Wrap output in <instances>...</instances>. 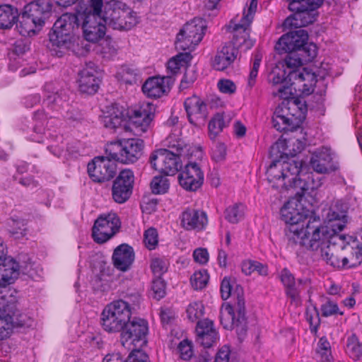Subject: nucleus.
<instances>
[{
    "mask_svg": "<svg viewBox=\"0 0 362 362\" xmlns=\"http://www.w3.org/2000/svg\"><path fill=\"white\" fill-rule=\"evenodd\" d=\"M297 149H293L294 153H289L295 156L303 149V144L298 140ZM287 144L285 141H277L270 149V156L272 162L267 168L266 175L268 182L271 187L276 189L289 190L294 187L296 179L300 168L303 167V162L298 158L284 160L287 158L288 153L286 151Z\"/></svg>",
    "mask_w": 362,
    "mask_h": 362,
    "instance_id": "1",
    "label": "nucleus"
},
{
    "mask_svg": "<svg viewBox=\"0 0 362 362\" xmlns=\"http://www.w3.org/2000/svg\"><path fill=\"white\" fill-rule=\"evenodd\" d=\"M81 25L80 16L76 13L62 14L54 23L49 34L47 45L52 55L62 57L68 52L77 56H84L90 50V45L81 42L74 34Z\"/></svg>",
    "mask_w": 362,
    "mask_h": 362,
    "instance_id": "2",
    "label": "nucleus"
},
{
    "mask_svg": "<svg viewBox=\"0 0 362 362\" xmlns=\"http://www.w3.org/2000/svg\"><path fill=\"white\" fill-rule=\"evenodd\" d=\"M107 108V112L102 118L105 128L115 130L123 126L126 132H131L136 136H141L148 130L156 111L153 104L144 103L138 108L128 110L126 122L123 107L113 103Z\"/></svg>",
    "mask_w": 362,
    "mask_h": 362,
    "instance_id": "3",
    "label": "nucleus"
},
{
    "mask_svg": "<svg viewBox=\"0 0 362 362\" xmlns=\"http://www.w3.org/2000/svg\"><path fill=\"white\" fill-rule=\"evenodd\" d=\"M324 226L321 225L320 219L317 216H308V219L298 226L296 233H286L288 244H299L307 249L317 251L320 241L327 238L323 231Z\"/></svg>",
    "mask_w": 362,
    "mask_h": 362,
    "instance_id": "4",
    "label": "nucleus"
},
{
    "mask_svg": "<svg viewBox=\"0 0 362 362\" xmlns=\"http://www.w3.org/2000/svg\"><path fill=\"white\" fill-rule=\"evenodd\" d=\"M101 14L105 26L114 30H128L139 23L136 13L127 4L119 1L107 2Z\"/></svg>",
    "mask_w": 362,
    "mask_h": 362,
    "instance_id": "5",
    "label": "nucleus"
},
{
    "mask_svg": "<svg viewBox=\"0 0 362 362\" xmlns=\"http://www.w3.org/2000/svg\"><path fill=\"white\" fill-rule=\"evenodd\" d=\"M129 303L124 300H115L107 305L101 313L100 324L109 333L122 332L131 317Z\"/></svg>",
    "mask_w": 362,
    "mask_h": 362,
    "instance_id": "6",
    "label": "nucleus"
},
{
    "mask_svg": "<svg viewBox=\"0 0 362 362\" xmlns=\"http://www.w3.org/2000/svg\"><path fill=\"white\" fill-rule=\"evenodd\" d=\"M323 3V0H293L288 4V9L293 14L288 16L284 25L288 28H299L313 23L316 20L315 10Z\"/></svg>",
    "mask_w": 362,
    "mask_h": 362,
    "instance_id": "7",
    "label": "nucleus"
},
{
    "mask_svg": "<svg viewBox=\"0 0 362 362\" xmlns=\"http://www.w3.org/2000/svg\"><path fill=\"white\" fill-rule=\"evenodd\" d=\"M148 323L146 320L139 317H133L126 323L120 334L122 345L132 351L130 355L141 352L139 349L147 343Z\"/></svg>",
    "mask_w": 362,
    "mask_h": 362,
    "instance_id": "8",
    "label": "nucleus"
},
{
    "mask_svg": "<svg viewBox=\"0 0 362 362\" xmlns=\"http://www.w3.org/2000/svg\"><path fill=\"white\" fill-rule=\"evenodd\" d=\"M17 298L9 291L0 293V340L9 337L13 327L22 326L16 315Z\"/></svg>",
    "mask_w": 362,
    "mask_h": 362,
    "instance_id": "9",
    "label": "nucleus"
},
{
    "mask_svg": "<svg viewBox=\"0 0 362 362\" xmlns=\"http://www.w3.org/2000/svg\"><path fill=\"white\" fill-rule=\"evenodd\" d=\"M144 141L139 139H127L111 143L106 148L110 156L122 163H135L141 156Z\"/></svg>",
    "mask_w": 362,
    "mask_h": 362,
    "instance_id": "10",
    "label": "nucleus"
},
{
    "mask_svg": "<svg viewBox=\"0 0 362 362\" xmlns=\"http://www.w3.org/2000/svg\"><path fill=\"white\" fill-rule=\"evenodd\" d=\"M206 28V22L202 18H194L187 23L177 35L176 48L182 51L192 50L202 41Z\"/></svg>",
    "mask_w": 362,
    "mask_h": 362,
    "instance_id": "11",
    "label": "nucleus"
},
{
    "mask_svg": "<svg viewBox=\"0 0 362 362\" xmlns=\"http://www.w3.org/2000/svg\"><path fill=\"white\" fill-rule=\"evenodd\" d=\"M120 225V220L115 213L100 214L92 228L94 241L99 244L107 242L118 232Z\"/></svg>",
    "mask_w": 362,
    "mask_h": 362,
    "instance_id": "12",
    "label": "nucleus"
},
{
    "mask_svg": "<svg viewBox=\"0 0 362 362\" xmlns=\"http://www.w3.org/2000/svg\"><path fill=\"white\" fill-rule=\"evenodd\" d=\"M106 157L98 156L88 164L87 170L90 178L94 182L102 183L112 179L117 173L116 160L106 153Z\"/></svg>",
    "mask_w": 362,
    "mask_h": 362,
    "instance_id": "13",
    "label": "nucleus"
},
{
    "mask_svg": "<svg viewBox=\"0 0 362 362\" xmlns=\"http://www.w3.org/2000/svg\"><path fill=\"white\" fill-rule=\"evenodd\" d=\"M308 211H305L297 199L288 200L281 209V218L288 224L286 233H296L298 226L308 219Z\"/></svg>",
    "mask_w": 362,
    "mask_h": 362,
    "instance_id": "14",
    "label": "nucleus"
},
{
    "mask_svg": "<svg viewBox=\"0 0 362 362\" xmlns=\"http://www.w3.org/2000/svg\"><path fill=\"white\" fill-rule=\"evenodd\" d=\"M308 33L303 29L292 30L283 35L275 45L279 54L287 52H298V49H307L308 45H315L308 42Z\"/></svg>",
    "mask_w": 362,
    "mask_h": 362,
    "instance_id": "15",
    "label": "nucleus"
},
{
    "mask_svg": "<svg viewBox=\"0 0 362 362\" xmlns=\"http://www.w3.org/2000/svg\"><path fill=\"white\" fill-rule=\"evenodd\" d=\"M134 182V173L130 170H122L114 180L112 187V196L119 204L127 202L130 197Z\"/></svg>",
    "mask_w": 362,
    "mask_h": 362,
    "instance_id": "16",
    "label": "nucleus"
},
{
    "mask_svg": "<svg viewBox=\"0 0 362 362\" xmlns=\"http://www.w3.org/2000/svg\"><path fill=\"white\" fill-rule=\"evenodd\" d=\"M79 16L83 36L86 41L97 42L105 36L106 26L101 18V14Z\"/></svg>",
    "mask_w": 362,
    "mask_h": 362,
    "instance_id": "17",
    "label": "nucleus"
},
{
    "mask_svg": "<svg viewBox=\"0 0 362 362\" xmlns=\"http://www.w3.org/2000/svg\"><path fill=\"white\" fill-rule=\"evenodd\" d=\"M178 180L182 188L195 192L203 185L204 173L196 163H189L179 174Z\"/></svg>",
    "mask_w": 362,
    "mask_h": 362,
    "instance_id": "18",
    "label": "nucleus"
},
{
    "mask_svg": "<svg viewBox=\"0 0 362 362\" xmlns=\"http://www.w3.org/2000/svg\"><path fill=\"white\" fill-rule=\"evenodd\" d=\"M189 122L196 126L203 125L208 117L207 105L199 97L187 98L184 103Z\"/></svg>",
    "mask_w": 362,
    "mask_h": 362,
    "instance_id": "19",
    "label": "nucleus"
},
{
    "mask_svg": "<svg viewBox=\"0 0 362 362\" xmlns=\"http://www.w3.org/2000/svg\"><path fill=\"white\" fill-rule=\"evenodd\" d=\"M322 178L321 176L315 175L313 173L303 172L302 167L300 168L294 184L295 195L301 198L306 192L318 189L322 184Z\"/></svg>",
    "mask_w": 362,
    "mask_h": 362,
    "instance_id": "20",
    "label": "nucleus"
},
{
    "mask_svg": "<svg viewBox=\"0 0 362 362\" xmlns=\"http://www.w3.org/2000/svg\"><path fill=\"white\" fill-rule=\"evenodd\" d=\"M24 9L42 28L52 15V3L51 0H35L25 6Z\"/></svg>",
    "mask_w": 362,
    "mask_h": 362,
    "instance_id": "21",
    "label": "nucleus"
},
{
    "mask_svg": "<svg viewBox=\"0 0 362 362\" xmlns=\"http://www.w3.org/2000/svg\"><path fill=\"white\" fill-rule=\"evenodd\" d=\"M134 258L133 247L126 243L117 246L114 250L112 257L114 267L122 272H127L131 269Z\"/></svg>",
    "mask_w": 362,
    "mask_h": 362,
    "instance_id": "22",
    "label": "nucleus"
},
{
    "mask_svg": "<svg viewBox=\"0 0 362 362\" xmlns=\"http://www.w3.org/2000/svg\"><path fill=\"white\" fill-rule=\"evenodd\" d=\"M332 238L322 240L319 245L320 254L322 258L329 264L334 267H340V259L338 253L344 247V243H334Z\"/></svg>",
    "mask_w": 362,
    "mask_h": 362,
    "instance_id": "23",
    "label": "nucleus"
},
{
    "mask_svg": "<svg viewBox=\"0 0 362 362\" xmlns=\"http://www.w3.org/2000/svg\"><path fill=\"white\" fill-rule=\"evenodd\" d=\"M208 220L205 212L194 209H187L181 216V226L187 230H203Z\"/></svg>",
    "mask_w": 362,
    "mask_h": 362,
    "instance_id": "24",
    "label": "nucleus"
},
{
    "mask_svg": "<svg viewBox=\"0 0 362 362\" xmlns=\"http://www.w3.org/2000/svg\"><path fill=\"white\" fill-rule=\"evenodd\" d=\"M279 107L283 113H286L299 124L305 119L308 111L306 101L303 97L288 99Z\"/></svg>",
    "mask_w": 362,
    "mask_h": 362,
    "instance_id": "25",
    "label": "nucleus"
},
{
    "mask_svg": "<svg viewBox=\"0 0 362 362\" xmlns=\"http://www.w3.org/2000/svg\"><path fill=\"white\" fill-rule=\"evenodd\" d=\"M281 280L286 287V293L291 299V303L294 304L296 306L301 305V298L300 296V286L303 283L306 281L303 279H298L296 282L294 276L289 271L284 269L281 272Z\"/></svg>",
    "mask_w": 362,
    "mask_h": 362,
    "instance_id": "26",
    "label": "nucleus"
},
{
    "mask_svg": "<svg viewBox=\"0 0 362 362\" xmlns=\"http://www.w3.org/2000/svg\"><path fill=\"white\" fill-rule=\"evenodd\" d=\"M289 81L296 82V86L303 94L310 95L314 90V86L317 82L316 76L314 73L303 69L293 70L288 73Z\"/></svg>",
    "mask_w": 362,
    "mask_h": 362,
    "instance_id": "27",
    "label": "nucleus"
},
{
    "mask_svg": "<svg viewBox=\"0 0 362 362\" xmlns=\"http://www.w3.org/2000/svg\"><path fill=\"white\" fill-rule=\"evenodd\" d=\"M197 341L205 348H209L216 341L218 333L211 320L205 319L199 321L196 327Z\"/></svg>",
    "mask_w": 362,
    "mask_h": 362,
    "instance_id": "28",
    "label": "nucleus"
},
{
    "mask_svg": "<svg viewBox=\"0 0 362 362\" xmlns=\"http://www.w3.org/2000/svg\"><path fill=\"white\" fill-rule=\"evenodd\" d=\"M284 59L288 68H296L303 64L312 62L317 56L316 45H308L307 49H298V52H287Z\"/></svg>",
    "mask_w": 362,
    "mask_h": 362,
    "instance_id": "29",
    "label": "nucleus"
},
{
    "mask_svg": "<svg viewBox=\"0 0 362 362\" xmlns=\"http://www.w3.org/2000/svg\"><path fill=\"white\" fill-rule=\"evenodd\" d=\"M233 295L235 296V308L238 315L236 323L234 325L233 328L236 329L239 339H241L247 332L245 306L243 288L238 286Z\"/></svg>",
    "mask_w": 362,
    "mask_h": 362,
    "instance_id": "30",
    "label": "nucleus"
},
{
    "mask_svg": "<svg viewBox=\"0 0 362 362\" xmlns=\"http://www.w3.org/2000/svg\"><path fill=\"white\" fill-rule=\"evenodd\" d=\"M238 51L230 43L226 44L218 50L213 60V67L223 71L229 67L237 57Z\"/></svg>",
    "mask_w": 362,
    "mask_h": 362,
    "instance_id": "31",
    "label": "nucleus"
},
{
    "mask_svg": "<svg viewBox=\"0 0 362 362\" xmlns=\"http://www.w3.org/2000/svg\"><path fill=\"white\" fill-rule=\"evenodd\" d=\"M95 73V70L89 67L79 71L78 83L79 90L81 93L92 95L98 91L100 80Z\"/></svg>",
    "mask_w": 362,
    "mask_h": 362,
    "instance_id": "32",
    "label": "nucleus"
},
{
    "mask_svg": "<svg viewBox=\"0 0 362 362\" xmlns=\"http://www.w3.org/2000/svg\"><path fill=\"white\" fill-rule=\"evenodd\" d=\"M310 164L314 171L319 174H328L335 170L332 158L327 149L313 155Z\"/></svg>",
    "mask_w": 362,
    "mask_h": 362,
    "instance_id": "33",
    "label": "nucleus"
},
{
    "mask_svg": "<svg viewBox=\"0 0 362 362\" xmlns=\"http://www.w3.org/2000/svg\"><path fill=\"white\" fill-rule=\"evenodd\" d=\"M169 79V77L149 78L142 86V90L149 98H160L169 90V87L165 85Z\"/></svg>",
    "mask_w": 362,
    "mask_h": 362,
    "instance_id": "34",
    "label": "nucleus"
},
{
    "mask_svg": "<svg viewBox=\"0 0 362 362\" xmlns=\"http://www.w3.org/2000/svg\"><path fill=\"white\" fill-rule=\"evenodd\" d=\"M18 274V265L13 259L5 257L0 262V286H6L13 284Z\"/></svg>",
    "mask_w": 362,
    "mask_h": 362,
    "instance_id": "35",
    "label": "nucleus"
},
{
    "mask_svg": "<svg viewBox=\"0 0 362 362\" xmlns=\"http://www.w3.org/2000/svg\"><path fill=\"white\" fill-rule=\"evenodd\" d=\"M45 99L44 103L54 110H59L68 100L64 90H57L52 83H47L45 86Z\"/></svg>",
    "mask_w": 362,
    "mask_h": 362,
    "instance_id": "36",
    "label": "nucleus"
},
{
    "mask_svg": "<svg viewBox=\"0 0 362 362\" xmlns=\"http://www.w3.org/2000/svg\"><path fill=\"white\" fill-rule=\"evenodd\" d=\"M18 32L24 37L36 35L42 28L24 9L16 23Z\"/></svg>",
    "mask_w": 362,
    "mask_h": 362,
    "instance_id": "37",
    "label": "nucleus"
},
{
    "mask_svg": "<svg viewBox=\"0 0 362 362\" xmlns=\"http://www.w3.org/2000/svg\"><path fill=\"white\" fill-rule=\"evenodd\" d=\"M241 23L235 24L233 28V37L230 43L235 47L245 46L246 48H250L252 43L250 38L249 30L247 27L250 24H247L246 21H242Z\"/></svg>",
    "mask_w": 362,
    "mask_h": 362,
    "instance_id": "38",
    "label": "nucleus"
},
{
    "mask_svg": "<svg viewBox=\"0 0 362 362\" xmlns=\"http://www.w3.org/2000/svg\"><path fill=\"white\" fill-rule=\"evenodd\" d=\"M346 223L347 220L345 219L327 220L326 225L324 226V231L327 238H332L334 241V243L343 245L345 238L343 235L339 234V233L344 230Z\"/></svg>",
    "mask_w": 362,
    "mask_h": 362,
    "instance_id": "39",
    "label": "nucleus"
},
{
    "mask_svg": "<svg viewBox=\"0 0 362 362\" xmlns=\"http://www.w3.org/2000/svg\"><path fill=\"white\" fill-rule=\"evenodd\" d=\"M18 17L17 8L9 4L0 5V29H11L17 22Z\"/></svg>",
    "mask_w": 362,
    "mask_h": 362,
    "instance_id": "40",
    "label": "nucleus"
},
{
    "mask_svg": "<svg viewBox=\"0 0 362 362\" xmlns=\"http://www.w3.org/2000/svg\"><path fill=\"white\" fill-rule=\"evenodd\" d=\"M76 13L79 16L100 15L103 0H77Z\"/></svg>",
    "mask_w": 362,
    "mask_h": 362,
    "instance_id": "41",
    "label": "nucleus"
},
{
    "mask_svg": "<svg viewBox=\"0 0 362 362\" xmlns=\"http://www.w3.org/2000/svg\"><path fill=\"white\" fill-rule=\"evenodd\" d=\"M180 153H176L166 149L165 154V163H163V174L165 175H172L178 171L181 168L180 163Z\"/></svg>",
    "mask_w": 362,
    "mask_h": 362,
    "instance_id": "42",
    "label": "nucleus"
},
{
    "mask_svg": "<svg viewBox=\"0 0 362 362\" xmlns=\"http://www.w3.org/2000/svg\"><path fill=\"white\" fill-rule=\"evenodd\" d=\"M237 317L235 303L233 305H226L221 310L220 321L223 327L226 329L233 328L234 325L236 323Z\"/></svg>",
    "mask_w": 362,
    "mask_h": 362,
    "instance_id": "43",
    "label": "nucleus"
},
{
    "mask_svg": "<svg viewBox=\"0 0 362 362\" xmlns=\"http://www.w3.org/2000/svg\"><path fill=\"white\" fill-rule=\"evenodd\" d=\"M119 81L127 84L136 83L140 79V71L129 66H123L117 74Z\"/></svg>",
    "mask_w": 362,
    "mask_h": 362,
    "instance_id": "44",
    "label": "nucleus"
},
{
    "mask_svg": "<svg viewBox=\"0 0 362 362\" xmlns=\"http://www.w3.org/2000/svg\"><path fill=\"white\" fill-rule=\"evenodd\" d=\"M245 206L241 203H236L226 209L225 218L231 223H237L245 215Z\"/></svg>",
    "mask_w": 362,
    "mask_h": 362,
    "instance_id": "45",
    "label": "nucleus"
},
{
    "mask_svg": "<svg viewBox=\"0 0 362 362\" xmlns=\"http://www.w3.org/2000/svg\"><path fill=\"white\" fill-rule=\"evenodd\" d=\"M346 351L354 360H359L362 356V344L356 334H352L348 337Z\"/></svg>",
    "mask_w": 362,
    "mask_h": 362,
    "instance_id": "46",
    "label": "nucleus"
},
{
    "mask_svg": "<svg viewBox=\"0 0 362 362\" xmlns=\"http://www.w3.org/2000/svg\"><path fill=\"white\" fill-rule=\"evenodd\" d=\"M347 205L341 201H337L332 204L327 214L326 218L330 221L338 219L347 220Z\"/></svg>",
    "mask_w": 362,
    "mask_h": 362,
    "instance_id": "47",
    "label": "nucleus"
},
{
    "mask_svg": "<svg viewBox=\"0 0 362 362\" xmlns=\"http://www.w3.org/2000/svg\"><path fill=\"white\" fill-rule=\"evenodd\" d=\"M226 127L222 114H216L209 123V134L211 139H214Z\"/></svg>",
    "mask_w": 362,
    "mask_h": 362,
    "instance_id": "48",
    "label": "nucleus"
},
{
    "mask_svg": "<svg viewBox=\"0 0 362 362\" xmlns=\"http://www.w3.org/2000/svg\"><path fill=\"white\" fill-rule=\"evenodd\" d=\"M165 148H160L152 152L149 157V163L152 168L160 172L161 173H163L164 165H163V163H165Z\"/></svg>",
    "mask_w": 362,
    "mask_h": 362,
    "instance_id": "49",
    "label": "nucleus"
},
{
    "mask_svg": "<svg viewBox=\"0 0 362 362\" xmlns=\"http://www.w3.org/2000/svg\"><path fill=\"white\" fill-rule=\"evenodd\" d=\"M169 180L164 176H155L151 182L152 192L156 194H164L169 188Z\"/></svg>",
    "mask_w": 362,
    "mask_h": 362,
    "instance_id": "50",
    "label": "nucleus"
},
{
    "mask_svg": "<svg viewBox=\"0 0 362 362\" xmlns=\"http://www.w3.org/2000/svg\"><path fill=\"white\" fill-rule=\"evenodd\" d=\"M209 279V276L206 270L195 272L190 279L192 286L195 290H201L206 286Z\"/></svg>",
    "mask_w": 362,
    "mask_h": 362,
    "instance_id": "51",
    "label": "nucleus"
},
{
    "mask_svg": "<svg viewBox=\"0 0 362 362\" xmlns=\"http://www.w3.org/2000/svg\"><path fill=\"white\" fill-rule=\"evenodd\" d=\"M317 352L320 354L322 362H333L329 342L324 337L320 339Z\"/></svg>",
    "mask_w": 362,
    "mask_h": 362,
    "instance_id": "52",
    "label": "nucleus"
},
{
    "mask_svg": "<svg viewBox=\"0 0 362 362\" xmlns=\"http://www.w3.org/2000/svg\"><path fill=\"white\" fill-rule=\"evenodd\" d=\"M291 81H287L286 83H282L279 86H274L275 90L273 94L275 96H278L281 98L286 99L292 94L293 86H296V82H291Z\"/></svg>",
    "mask_w": 362,
    "mask_h": 362,
    "instance_id": "53",
    "label": "nucleus"
},
{
    "mask_svg": "<svg viewBox=\"0 0 362 362\" xmlns=\"http://www.w3.org/2000/svg\"><path fill=\"white\" fill-rule=\"evenodd\" d=\"M187 314L188 318L192 322L200 318L204 314L203 305L197 302L189 304L187 309Z\"/></svg>",
    "mask_w": 362,
    "mask_h": 362,
    "instance_id": "54",
    "label": "nucleus"
},
{
    "mask_svg": "<svg viewBox=\"0 0 362 362\" xmlns=\"http://www.w3.org/2000/svg\"><path fill=\"white\" fill-rule=\"evenodd\" d=\"M158 233L155 228L146 230L144 235V243L149 250H153L158 245Z\"/></svg>",
    "mask_w": 362,
    "mask_h": 362,
    "instance_id": "55",
    "label": "nucleus"
},
{
    "mask_svg": "<svg viewBox=\"0 0 362 362\" xmlns=\"http://www.w3.org/2000/svg\"><path fill=\"white\" fill-rule=\"evenodd\" d=\"M262 56L261 53L257 52L255 54L254 62H253L252 66L250 70L249 78H248V85L250 87H252L255 83V81H256V78L257 76V74H258L259 69L260 66V62L262 61Z\"/></svg>",
    "mask_w": 362,
    "mask_h": 362,
    "instance_id": "56",
    "label": "nucleus"
},
{
    "mask_svg": "<svg viewBox=\"0 0 362 362\" xmlns=\"http://www.w3.org/2000/svg\"><path fill=\"white\" fill-rule=\"evenodd\" d=\"M152 291L154 298L159 300L165 295V283L160 277L155 279L152 282Z\"/></svg>",
    "mask_w": 362,
    "mask_h": 362,
    "instance_id": "57",
    "label": "nucleus"
},
{
    "mask_svg": "<svg viewBox=\"0 0 362 362\" xmlns=\"http://www.w3.org/2000/svg\"><path fill=\"white\" fill-rule=\"evenodd\" d=\"M151 268L153 274L158 277H160V276L168 270V266L165 261L160 258L153 259L151 264Z\"/></svg>",
    "mask_w": 362,
    "mask_h": 362,
    "instance_id": "58",
    "label": "nucleus"
},
{
    "mask_svg": "<svg viewBox=\"0 0 362 362\" xmlns=\"http://www.w3.org/2000/svg\"><path fill=\"white\" fill-rule=\"evenodd\" d=\"M12 230L11 231L15 238L19 239L23 238L26 234V228L25 226L24 221H18L15 219H12Z\"/></svg>",
    "mask_w": 362,
    "mask_h": 362,
    "instance_id": "59",
    "label": "nucleus"
},
{
    "mask_svg": "<svg viewBox=\"0 0 362 362\" xmlns=\"http://www.w3.org/2000/svg\"><path fill=\"white\" fill-rule=\"evenodd\" d=\"M197 78V74L193 68H187L183 78L180 83V88L185 89L193 83Z\"/></svg>",
    "mask_w": 362,
    "mask_h": 362,
    "instance_id": "60",
    "label": "nucleus"
},
{
    "mask_svg": "<svg viewBox=\"0 0 362 362\" xmlns=\"http://www.w3.org/2000/svg\"><path fill=\"white\" fill-rule=\"evenodd\" d=\"M178 349L180 353V357L183 360H189L192 356V347L190 342L187 340H183L180 342Z\"/></svg>",
    "mask_w": 362,
    "mask_h": 362,
    "instance_id": "61",
    "label": "nucleus"
},
{
    "mask_svg": "<svg viewBox=\"0 0 362 362\" xmlns=\"http://www.w3.org/2000/svg\"><path fill=\"white\" fill-rule=\"evenodd\" d=\"M219 90L226 94H233L236 90L235 84L229 79H221L218 83Z\"/></svg>",
    "mask_w": 362,
    "mask_h": 362,
    "instance_id": "62",
    "label": "nucleus"
},
{
    "mask_svg": "<svg viewBox=\"0 0 362 362\" xmlns=\"http://www.w3.org/2000/svg\"><path fill=\"white\" fill-rule=\"evenodd\" d=\"M226 147L223 144H218L212 150V158L216 162H220L225 159Z\"/></svg>",
    "mask_w": 362,
    "mask_h": 362,
    "instance_id": "63",
    "label": "nucleus"
},
{
    "mask_svg": "<svg viewBox=\"0 0 362 362\" xmlns=\"http://www.w3.org/2000/svg\"><path fill=\"white\" fill-rule=\"evenodd\" d=\"M322 315L324 317H328L339 313V308L337 303L327 301L321 307Z\"/></svg>",
    "mask_w": 362,
    "mask_h": 362,
    "instance_id": "64",
    "label": "nucleus"
}]
</instances>
